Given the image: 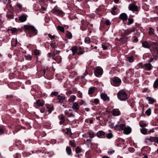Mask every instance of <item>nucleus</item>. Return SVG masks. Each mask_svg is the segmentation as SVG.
<instances>
[{"label": "nucleus", "instance_id": "nucleus-1", "mask_svg": "<svg viewBox=\"0 0 158 158\" xmlns=\"http://www.w3.org/2000/svg\"><path fill=\"white\" fill-rule=\"evenodd\" d=\"M114 128L120 131L124 130V133L126 135L129 134L131 131V129L130 127H126L125 124H121L120 122H118V123L115 125Z\"/></svg>", "mask_w": 158, "mask_h": 158}, {"label": "nucleus", "instance_id": "nucleus-2", "mask_svg": "<svg viewBox=\"0 0 158 158\" xmlns=\"http://www.w3.org/2000/svg\"><path fill=\"white\" fill-rule=\"evenodd\" d=\"M24 28L27 30V35L31 37L37 34L38 31L35 27L31 25H26L24 26Z\"/></svg>", "mask_w": 158, "mask_h": 158}, {"label": "nucleus", "instance_id": "nucleus-3", "mask_svg": "<svg viewBox=\"0 0 158 158\" xmlns=\"http://www.w3.org/2000/svg\"><path fill=\"white\" fill-rule=\"evenodd\" d=\"M150 45L152 47V48L151 50V52L155 60H156L158 57V43L154 42H151L150 43Z\"/></svg>", "mask_w": 158, "mask_h": 158}, {"label": "nucleus", "instance_id": "nucleus-4", "mask_svg": "<svg viewBox=\"0 0 158 158\" xmlns=\"http://www.w3.org/2000/svg\"><path fill=\"white\" fill-rule=\"evenodd\" d=\"M117 97L121 101H124L128 98V96L126 93L123 90H120L117 93Z\"/></svg>", "mask_w": 158, "mask_h": 158}, {"label": "nucleus", "instance_id": "nucleus-5", "mask_svg": "<svg viewBox=\"0 0 158 158\" xmlns=\"http://www.w3.org/2000/svg\"><path fill=\"white\" fill-rule=\"evenodd\" d=\"M121 80L118 77H114L112 79L111 83L112 85L115 86H119L121 83Z\"/></svg>", "mask_w": 158, "mask_h": 158}, {"label": "nucleus", "instance_id": "nucleus-6", "mask_svg": "<svg viewBox=\"0 0 158 158\" xmlns=\"http://www.w3.org/2000/svg\"><path fill=\"white\" fill-rule=\"evenodd\" d=\"M103 71L101 67L98 66L94 69V74L97 77H100L103 74Z\"/></svg>", "mask_w": 158, "mask_h": 158}, {"label": "nucleus", "instance_id": "nucleus-7", "mask_svg": "<svg viewBox=\"0 0 158 158\" xmlns=\"http://www.w3.org/2000/svg\"><path fill=\"white\" fill-rule=\"evenodd\" d=\"M60 53V51H54L52 55V59L56 61L58 63H60L61 61V57L60 56H56V55Z\"/></svg>", "mask_w": 158, "mask_h": 158}, {"label": "nucleus", "instance_id": "nucleus-8", "mask_svg": "<svg viewBox=\"0 0 158 158\" xmlns=\"http://www.w3.org/2000/svg\"><path fill=\"white\" fill-rule=\"evenodd\" d=\"M129 10L133 11H138L139 10V8L138 6L133 3L130 4L128 6Z\"/></svg>", "mask_w": 158, "mask_h": 158}, {"label": "nucleus", "instance_id": "nucleus-9", "mask_svg": "<svg viewBox=\"0 0 158 158\" xmlns=\"http://www.w3.org/2000/svg\"><path fill=\"white\" fill-rule=\"evenodd\" d=\"M52 12L53 14L57 15H62L63 13V12L62 11L58 10L56 8H54L52 10Z\"/></svg>", "mask_w": 158, "mask_h": 158}, {"label": "nucleus", "instance_id": "nucleus-10", "mask_svg": "<svg viewBox=\"0 0 158 158\" xmlns=\"http://www.w3.org/2000/svg\"><path fill=\"white\" fill-rule=\"evenodd\" d=\"M155 137L152 136L147 137L145 139V142L148 143H150L151 142L154 141Z\"/></svg>", "mask_w": 158, "mask_h": 158}, {"label": "nucleus", "instance_id": "nucleus-11", "mask_svg": "<svg viewBox=\"0 0 158 158\" xmlns=\"http://www.w3.org/2000/svg\"><path fill=\"white\" fill-rule=\"evenodd\" d=\"M112 114L115 116H118L120 114V111L118 109H114L112 111Z\"/></svg>", "mask_w": 158, "mask_h": 158}, {"label": "nucleus", "instance_id": "nucleus-12", "mask_svg": "<svg viewBox=\"0 0 158 158\" xmlns=\"http://www.w3.org/2000/svg\"><path fill=\"white\" fill-rule=\"evenodd\" d=\"M101 98L104 101H109L110 98L107 95V94L105 93L101 94L100 95Z\"/></svg>", "mask_w": 158, "mask_h": 158}, {"label": "nucleus", "instance_id": "nucleus-13", "mask_svg": "<svg viewBox=\"0 0 158 158\" xmlns=\"http://www.w3.org/2000/svg\"><path fill=\"white\" fill-rule=\"evenodd\" d=\"M119 18L123 21H125L127 19V16L125 13H123L120 14Z\"/></svg>", "mask_w": 158, "mask_h": 158}, {"label": "nucleus", "instance_id": "nucleus-14", "mask_svg": "<svg viewBox=\"0 0 158 158\" xmlns=\"http://www.w3.org/2000/svg\"><path fill=\"white\" fill-rule=\"evenodd\" d=\"M46 106L49 114H50L54 109L53 106L52 105H46Z\"/></svg>", "mask_w": 158, "mask_h": 158}, {"label": "nucleus", "instance_id": "nucleus-15", "mask_svg": "<svg viewBox=\"0 0 158 158\" xmlns=\"http://www.w3.org/2000/svg\"><path fill=\"white\" fill-rule=\"evenodd\" d=\"M27 17V15H23L19 17V20L20 22H24L26 20Z\"/></svg>", "mask_w": 158, "mask_h": 158}, {"label": "nucleus", "instance_id": "nucleus-16", "mask_svg": "<svg viewBox=\"0 0 158 158\" xmlns=\"http://www.w3.org/2000/svg\"><path fill=\"white\" fill-rule=\"evenodd\" d=\"M151 68L152 65L150 64L149 63L145 64L143 66V68L148 71H149L151 70Z\"/></svg>", "mask_w": 158, "mask_h": 158}, {"label": "nucleus", "instance_id": "nucleus-17", "mask_svg": "<svg viewBox=\"0 0 158 158\" xmlns=\"http://www.w3.org/2000/svg\"><path fill=\"white\" fill-rule=\"evenodd\" d=\"M80 106L78 103L77 102H74L72 106V108L76 110H77L79 109Z\"/></svg>", "mask_w": 158, "mask_h": 158}, {"label": "nucleus", "instance_id": "nucleus-18", "mask_svg": "<svg viewBox=\"0 0 158 158\" xmlns=\"http://www.w3.org/2000/svg\"><path fill=\"white\" fill-rule=\"evenodd\" d=\"M35 105H37L38 106H43L44 105V103L41 102V101L38 99L37 100L36 102L35 103Z\"/></svg>", "mask_w": 158, "mask_h": 158}, {"label": "nucleus", "instance_id": "nucleus-19", "mask_svg": "<svg viewBox=\"0 0 158 158\" xmlns=\"http://www.w3.org/2000/svg\"><path fill=\"white\" fill-rule=\"evenodd\" d=\"M91 102L92 103H94L96 105H97L100 104V101L99 99L95 98L92 99Z\"/></svg>", "mask_w": 158, "mask_h": 158}, {"label": "nucleus", "instance_id": "nucleus-20", "mask_svg": "<svg viewBox=\"0 0 158 158\" xmlns=\"http://www.w3.org/2000/svg\"><path fill=\"white\" fill-rule=\"evenodd\" d=\"M77 46H74L71 49V50L72 51L73 53V55H75L76 54H77Z\"/></svg>", "mask_w": 158, "mask_h": 158}, {"label": "nucleus", "instance_id": "nucleus-21", "mask_svg": "<svg viewBox=\"0 0 158 158\" xmlns=\"http://www.w3.org/2000/svg\"><path fill=\"white\" fill-rule=\"evenodd\" d=\"M76 98V97L75 95H72L70 96V98L69 99L68 101L69 102H73L75 101Z\"/></svg>", "mask_w": 158, "mask_h": 158}, {"label": "nucleus", "instance_id": "nucleus-22", "mask_svg": "<svg viewBox=\"0 0 158 158\" xmlns=\"http://www.w3.org/2000/svg\"><path fill=\"white\" fill-rule=\"evenodd\" d=\"M95 87H91L89 89L88 94H91L94 93L95 92Z\"/></svg>", "mask_w": 158, "mask_h": 158}, {"label": "nucleus", "instance_id": "nucleus-23", "mask_svg": "<svg viewBox=\"0 0 158 158\" xmlns=\"http://www.w3.org/2000/svg\"><path fill=\"white\" fill-rule=\"evenodd\" d=\"M143 47L146 48H149L150 47V45L147 42H144L142 43Z\"/></svg>", "mask_w": 158, "mask_h": 158}, {"label": "nucleus", "instance_id": "nucleus-24", "mask_svg": "<svg viewBox=\"0 0 158 158\" xmlns=\"http://www.w3.org/2000/svg\"><path fill=\"white\" fill-rule=\"evenodd\" d=\"M147 100L148 101L149 104H152L154 102L155 100L153 98L148 97L147 98Z\"/></svg>", "mask_w": 158, "mask_h": 158}, {"label": "nucleus", "instance_id": "nucleus-25", "mask_svg": "<svg viewBox=\"0 0 158 158\" xmlns=\"http://www.w3.org/2000/svg\"><path fill=\"white\" fill-rule=\"evenodd\" d=\"M57 97L59 101V102H63V100H64L65 98L64 96H61L60 95H58L57 96Z\"/></svg>", "mask_w": 158, "mask_h": 158}, {"label": "nucleus", "instance_id": "nucleus-26", "mask_svg": "<svg viewBox=\"0 0 158 158\" xmlns=\"http://www.w3.org/2000/svg\"><path fill=\"white\" fill-rule=\"evenodd\" d=\"M105 132L102 131H99L97 133V136L98 137H100L101 136L105 135Z\"/></svg>", "mask_w": 158, "mask_h": 158}, {"label": "nucleus", "instance_id": "nucleus-27", "mask_svg": "<svg viewBox=\"0 0 158 158\" xmlns=\"http://www.w3.org/2000/svg\"><path fill=\"white\" fill-rule=\"evenodd\" d=\"M140 131L143 135H146L147 134V129L145 128H142L141 130Z\"/></svg>", "mask_w": 158, "mask_h": 158}, {"label": "nucleus", "instance_id": "nucleus-28", "mask_svg": "<svg viewBox=\"0 0 158 158\" xmlns=\"http://www.w3.org/2000/svg\"><path fill=\"white\" fill-rule=\"evenodd\" d=\"M57 28L60 32L63 33H64V29L63 27L60 26H58L57 27Z\"/></svg>", "mask_w": 158, "mask_h": 158}, {"label": "nucleus", "instance_id": "nucleus-29", "mask_svg": "<svg viewBox=\"0 0 158 158\" xmlns=\"http://www.w3.org/2000/svg\"><path fill=\"white\" fill-rule=\"evenodd\" d=\"M88 134L89 135V137L91 138L94 137V133L92 131H89L88 132Z\"/></svg>", "mask_w": 158, "mask_h": 158}, {"label": "nucleus", "instance_id": "nucleus-30", "mask_svg": "<svg viewBox=\"0 0 158 158\" xmlns=\"http://www.w3.org/2000/svg\"><path fill=\"white\" fill-rule=\"evenodd\" d=\"M153 87L155 88H157L158 87V78L154 82L153 84Z\"/></svg>", "mask_w": 158, "mask_h": 158}, {"label": "nucleus", "instance_id": "nucleus-31", "mask_svg": "<svg viewBox=\"0 0 158 158\" xmlns=\"http://www.w3.org/2000/svg\"><path fill=\"white\" fill-rule=\"evenodd\" d=\"M66 151L67 154L69 155H70L71 154V149L69 147H67Z\"/></svg>", "mask_w": 158, "mask_h": 158}, {"label": "nucleus", "instance_id": "nucleus-32", "mask_svg": "<svg viewBox=\"0 0 158 158\" xmlns=\"http://www.w3.org/2000/svg\"><path fill=\"white\" fill-rule=\"evenodd\" d=\"M127 19L128 20V23L127 24V25H129L133 23L134 22L133 19L129 18L128 19L127 18Z\"/></svg>", "mask_w": 158, "mask_h": 158}, {"label": "nucleus", "instance_id": "nucleus-33", "mask_svg": "<svg viewBox=\"0 0 158 158\" xmlns=\"http://www.w3.org/2000/svg\"><path fill=\"white\" fill-rule=\"evenodd\" d=\"M17 44V40L15 39H13L12 40V45L13 46H16Z\"/></svg>", "mask_w": 158, "mask_h": 158}, {"label": "nucleus", "instance_id": "nucleus-34", "mask_svg": "<svg viewBox=\"0 0 158 158\" xmlns=\"http://www.w3.org/2000/svg\"><path fill=\"white\" fill-rule=\"evenodd\" d=\"M145 113L148 116H149L151 115V109L149 108L146 111Z\"/></svg>", "mask_w": 158, "mask_h": 158}, {"label": "nucleus", "instance_id": "nucleus-35", "mask_svg": "<svg viewBox=\"0 0 158 158\" xmlns=\"http://www.w3.org/2000/svg\"><path fill=\"white\" fill-rule=\"evenodd\" d=\"M66 36L69 39H70L72 38V33L69 31H67L66 33Z\"/></svg>", "mask_w": 158, "mask_h": 158}, {"label": "nucleus", "instance_id": "nucleus-36", "mask_svg": "<svg viewBox=\"0 0 158 158\" xmlns=\"http://www.w3.org/2000/svg\"><path fill=\"white\" fill-rule=\"evenodd\" d=\"M69 144L73 147H75L76 146V144L74 140H70Z\"/></svg>", "mask_w": 158, "mask_h": 158}, {"label": "nucleus", "instance_id": "nucleus-37", "mask_svg": "<svg viewBox=\"0 0 158 158\" xmlns=\"http://www.w3.org/2000/svg\"><path fill=\"white\" fill-rule=\"evenodd\" d=\"M85 43L89 44L90 43V40L89 38L87 37L85 38Z\"/></svg>", "mask_w": 158, "mask_h": 158}, {"label": "nucleus", "instance_id": "nucleus-38", "mask_svg": "<svg viewBox=\"0 0 158 158\" xmlns=\"http://www.w3.org/2000/svg\"><path fill=\"white\" fill-rule=\"evenodd\" d=\"M58 118H59V119L61 120H62V121L64 120L65 117H64V115L63 114H61L60 115L58 116Z\"/></svg>", "mask_w": 158, "mask_h": 158}, {"label": "nucleus", "instance_id": "nucleus-39", "mask_svg": "<svg viewBox=\"0 0 158 158\" xmlns=\"http://www.w3.org/2000/svg\"><path fill=\"white\" fill-rule=\"evenodd\" d=\"M106 135L107 138L109 139H111L113 136V134L111 133H107Z\"/></svg>", "mask_w": 158, "mask_h": 158}, {"label": "nucleus", "instance_id": "nucleus-40", "mask_svg": "<svg viewBox=\"0 0 158 158\" xmlns=\"http://www.w3.org/2000/svg\"><path fill=\"white\" fill-rule=\"evenodd\" d=\"M13 14L10 13H8L7 15V17L8 18L11 19L13 18Z\"/></svg>", "mask_w": 158, "mask_h": 158}, {"label": "nucleus", "instance_id": "nucleus-41", "mask_svg": "<svg viewBox=\"0 0 158 158\" xmlns=\"http://www.w3.org/2000/svg\"><path fill=\"white\" fill-rule=\"evenodd\" d=\"M131 33L129 29H127L124 31V34L126 35H128Z\"/></svg>", "mask_w": 158, "mask_h": 158}, {"label": "nucleus", "instance_id": "nucleus-42", "mask_svg": "<svg viewBox=\"0 0 158 158\" xmlns=\"http://www.w3.org/2000/svg\"><path fill=\"white\" fill-rule=\"evenodd\" d=\"M117 8L116 7H114L112 8V10L111 11V14L113 15L115 14V11L116 10Z\"/></svg>", "mask_w": 158, "mask_h": 158}, {"label": "nucleus", "instance_id": "nucleus-43", "mask_svg": "<svg viewBox=\"0 0 158 158\" xmlns=\"http://www.w3.org/2000/svg\"><path fill=\"white\" fill-rule=\"evenodd\" d=\"M154 30L153 28L150 27L149 28V34L150 35H153L154 34Z\"/></svg>", "mask_w": 158, "mask_h": 158}, {"label": "nucleus", "instance_id": "nucleus-44", "mask_svg": "<svg viewBox=\"0 0 158 158\" xmlns=\"http://www.w3.org/2000/svg\"><path fill=\"white\" fill-rule=\"evenodd\" d=\"M81 151V149L78 147H77L76 149V152L77 153H78L80 152Z\"/></svg>", "mask_w": 158, "mask_h": 158}, {"label": "nucleus", "instance_id": "nucleus-45", "mask_svg": "<svg viewBox=\"0 0 158 158\" xmlns=\"http://www.w3.org/2000/svg\"><path fill=\"white\" fill-rule=\"evenodd\" d=\"M34 53L36 55H40V52L37 49H35L34 51Z\"/></svg>", "mask_w": 158, "mask_h": 158}, {"label": "nucleus", "instance_id": "nucleus-46", "mask_svg": "<svg viewBox=\"0 0 158 158\" xmlns=\"http://www.w3.org/2000/svg\"><path fill=\"white\" fill-rule=\"evenodd\" d=\"M25 56L27 60H31L32 58V56L30 55H26Z\"/></svg>", "mask_w": 158, "mask_h": 158}, {"label": "nucleus", "instance_id": "nucleus-47", "mask_svg": "<svg viewBox=\"0 0 158 158\" xmlns=\"http://www.w3.org/2000/svg\"><path fill=\"white\" fill-rule=\"evenodd\" d=\"M129 61L130 62H132L134 61L133 57L132 56H131L128 58Z\"/></svg>", "mask_w": 158, "mask_h": 158}, {"label": "nucleus", "instance_id": "nucleus-48", "mask_svg": "<svg viewBox=\"0 0 158 158\" xmlns=\"http://www.w3.org/2000/svg\"><path fill=\"white\" fill-rule=\"evenodd\" d=\"M67 134L68 135H69L70 137H71V135H72V133L71 132V131L70 129H69L67 131Z\"/></svg>", "mask_w": 158, "mask_h": 158}, {"label": "nucleus", "instance_id": "nucleus-49", "mask_svg": "<svg viewBox=\"0 0 158 158\" xmlns=\"http://www.w3.org/2000/svg\"><path fill=\"white\" fill-rule=\"evenodd\" d=\"M58 92L57 91L52 92L51 93V95H52L56 96L58 94Z\"/></svg>", "mask_w": 158, "mask_h": 158}, {"label": "nucleus", "instance_id": "nucleus-50", "mask_svg": "<svg viewBox=\"0 0 158 158\" xmlns=\"http://www.w3.org/2000/svg\"><path fill=\"white\" fill-rule=\"evenodd\" d=\"M48 35L50 38L52 39L54 38L55 36V35H52L50 33H49L48 34Z\"/></svg>", "mask_w": 158, "mask_h": 158}, {"label": "nucleus", "instance_id": "nucleus-51", "mask_svg": "<svg viewBox=\"0 0 158 158\" xmlns=\"http://www.w3.org/2000/svg\"><path fill=\"white\" fill-rule=\"evenodd\" d=\"M17 30V28H12L11 29L12 32L13 33H15Z\"/></svg>", "mask_w": 158, "mask_h": 158}, {"label": "nucleus", "instance_id": "nucleus-52", "mask_svg": "<svg viewBox=\"0 0 158 158\" xmlns=\"http://www.w3.org/2000/svg\"><path fill=\"white\" fill-rule=\"evenodd\" d=\"M105 23L107 25H109L110 24V20L108 19L106 20Z\"/></svg>", "mask_w": 158, "mask_h": 158}, {"label": "nucleus", "instance_id": "nucleus-53", "mask_svg": "<svg viewBox=\"0 0 158 158\" xmlns=\"http://www.w3.org/2000/svg\"><path fill=\"white\" fill-rule=\"evenodd\" d=\"M84 103L85 102L83 100H81L80 102L78 104L79 106H81L83 105Z\"/></svg>", "mask_w": 158, "mask_h": 158}, {"label": "nucleus", "instance_id": "nucleus-54", "mask_svg": "<svg viewBox=\"0 0 158 158\" xmlns=\"http://www.w3.org/2000/svg\"><path fill=\"white\" fill-rule=\"evenodd\" d=\"M140 126L143 128H144V127H145L147 125L146 123H143V124H139Z\"/></svg>", "mask_w": 158, "mask_h": 158}, {"label": "nucleus", "instance_id": "nucleus-55", "mask_svg": "<svg viewBox=\"0 0 158 158\" xmlns=\"http://www.w3.org/2000/svg\"><path fill=\"white\" fill-rule=\"evenodd\" d=\"M114 152V150H112L111 151H108L107 152V153L110 155H111L113 154Z\"/></svg>", "mask_w": 158, "mask_h": 158}, {"label": "nucleus", "instance_id": "nucleus-56", "mask_svg": "<svg viewBox=\"0 0 158 158\" xmlns=\"http://www.w3.org/2000/svg\"><path fill=\"white\" fill-rule=\"evenodd\" d=\"M102 47L104 50H106L107 49V47L105 45L102 44Z\"/></svg>", "mask_w": 158, "mask_h": 158}, {"label": "nucleus", "instance_id": "nucleus-57", "mask_svg": "<svg viewBox=\"0 0 158 158\" xmlns=\"http://www.w3.org/2000/svg\"><path fill=\"white\" fill-rule=\"evenodd\" d=\"M45 109L44 107H42L40 110V112L42 113H44L45 112Z\"/></svg>", "mask_w": 158, "mask_h": 158}, {"label": "nucleus", "instance_id": "nucleus-58", "mask_svg": "<svg viewBox=\"0 0 158 158\" xmlns=\"http://www.w3.org/2000/svg\"><path fill=\"white\" fill-rule=\"evenodd\" d=\"M88 74V72H87L86 70H85V72L84 73V76H82L81 77V78H83L84 77H85V76H86V75H87V74Z\"/></svg>", "mask_w": 158, "mask_h": 158}, {"label": "nucleus", "instance_id": "nucleus-59", "mask_svg": "<svg viewBox=\"0 0 158 158\" xmlns=\"http://www.w3.org/2000/svg\"><path fill=\"white\" fill-rule=\"evenodd\" d=\"M129 29L130 30L131 33L132 32H134L135 31V28L134 27Z\"/></svg>", "mask_w": 158, "mask_h": 158}, {"label": "nucleus", "instance_id": "nucleus-60", "mask_svg": "<svg viewBox=\"0 0 158 158\" xmlns=\"http://www.w3.org/2000/svg\"><path fill=\"white\" fill-rule=\"evenodd\" d=\"M17 5L18 6V7L20 9H21L22 8V5L19 4V3H17Z\"/></svg>", "mask_w": 158, "mask_h": 158}, {"label": "nucleus", "instance_id": "nucleus-61", "mask_svg": "<svg viewBox=\"0 0 158 158\" xmlns=\"http://www.w3.org/2000/svg\"><path fill=\"white\" fill-rule=\"evenodd\" d=\"M69 117H74L75 115L74 114H73V113H70V114L69 115Z\"/></svg>", "mask_w": 158, "mask_h": 158}, {"label": "nucleus", "instance_id": "nucleus-62", "mask_svg": "<svg viewBox=\"0 0 158 158\" xmlns=\"http://www.w3.org/2000/svg\"><path fill=\"white\" fill-rule=\"evenodd\" d=\"M4 133V131L3 129L0 128V133L1 134H3Z\"/></svg>", "mask_w": 158, "mask_h": 158}, {"label": "nucleus", "instance_id": "nucleus-63", "mask_svg": "<svg viewBox=\"0 0 158 158\" xmlns=\"http://www.w3.org/2000/svg\"><path fill=\"white\" fill-rule=\"evenodd\" d=\"M158 144V137H155L154 141Z\"/></svg>", "mask_w": 158, "mask_h": 158}, {"label": "nucleus", "instance_id": "nucleus-64", "mask_svg": "<svg viewBox=\"0 0 158 158\" xmlns=\"http://www.w3.org/2000/svg\"><path fill=\"white\" fill-rule=\"evenodd\" d=\"M72 93V91H67V92H66V94L67 95H70Z\"/></svg>", "mask_w": 158, "mask_h": 158}]
</instances>
